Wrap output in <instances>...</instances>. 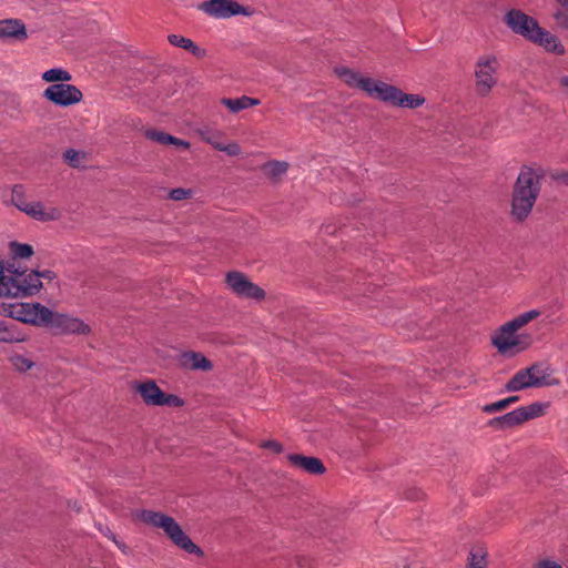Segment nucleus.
Returning <instances> with one entry per match:
<instances>
[{
  "label": "nucleus",
  "instance_id": "1",
  "mask_svg": "<svg viewBox=\"0 0 568 568\" xmlns=\"http://www.w3.org/2000/svg\"><path fill=\"white\" fill-rule=\"evenodd\" d=\"M509 326L510 323L506 322L491 337V343L498 352L504 355H515L529 348L532 343L531 335L518 334Z\"/></svg>",
  "mask_w": 568,
  "mask_h": 568
},
{
  "label": "nucleus",
  "instance_id": "2",
  "mask_svg": "<svg viewBox=\"0 0 568 568\" xmlns=\"http://www.w3.org/2000/svg\"><path fill=\"white\" fill-rule=\"evenodd\" d=\"M47 327L55 335H78L88 336L92 333L91 326L82 318L68 314L58 313L50 310Z\"/></svg>",
  "mask_w": 568,
  "mask_h": 568
},
{
  "label": "nucleus",
  "instance_id": "3",
  "mask_svg": "<svg viewBox=\"0 0 568 568\" xmlns=\"http://www.w3.org/2000/svg\"><path fill=\"white\" fill-rule=\"evenodd\" d=\"M498 68V60L495 55L479 57L475 65V90L479 97H487L496 85L495 73Z\"/></svg>",
  "mask_w": 568,
  "mask_h": 568
},
{
  "label": "nucleus",
  "instance_id": "4",
  "mask_svg": "<svg viewBox=\"0 0 568 568\" xmlns=\"http://www.w3.org/2000/svg\"><path fill=\"white\" fill-rule=\"evenodd\" d=\"M544 414V405L534 403L528 406H521L513 412L503 416L495 417L489 420V425L497 429H505L520 425L529 419L539 417Z\"/></svg>",
  "mask_w": 568,
  "mask_h": 568
},
{
  "label": "nucleus",
  "instance_id": "5",
  "mask_svg": "<svg viewBox=\"0 0 568 568\" xmlns=\"http://www.w3.org/2000/svg\"><path fill=\"white\" fill-rule=\"evenodd\" d=\"M132 389L140 395L149 406H176L178 396L165 394L152 379L135 382Z\"/></svg>",
  "mask_w": 568,
  "mask_h": 568
},
{
  "label": "nucleus",
  "instance_id": "6",
  "mask_svg": "<svg viewBox=\"0 0 568 568\" xmlns=\"http://www.w3.org/2000/svg\"><path fill=\"white\" fill-rule=\"evenodd\" d=\"M541 173L530 166H524L513 187L515 195L537 201L541 190Z\"/></svg>",
  "mask_w": 568,
  "mask_h": 568
},
{
  "label": "nucleus",
  "instance_id": "7",
  "mask_svg": "<svg viewBox=\"0 0 568 568\" xmlns=\"http://www.w3.org/2000/svg\"><path fill=\"white\" fill-rule=\"evenodd\" d=\"M504 22L514 33L521 36L529 42L535 37L536 31L540 30L538 21L520 9L508 10L504 16Z\"/></svg>",
  "mask_w": 568,
  "mask_h": 568
},
{
  "label": "nucleus",
  "instance_id": "8",
  "mask_svg": "<svg viewBox=\"0 0 568 568\" xmlns=\"http://www.w3.org/2000/svg\"><path fill=\"white\" fill-rule=\"evenodd\" d=\"M200 9L207 16L216 19L252 14V9L250 7H244L235 0H207L200 6Z\"/></svg>",
  "mask_w": 568,
  "mask_h": 568
},
{
  "label": "nucleus",
  "instance_id": "9",
  "mask_svg": "<svg viewBox=\"0 0 568 568\" xmlns=\"http://www.w3.org/2000/svg\"><path fill=\"white\" fill-rule=\"evenodd\" d=\"M50 308L36 303H18L11 305L10 316L23 322L39 326H47Z\"/></svg>",
  "mask_w": 568,
  "mask_h": 568
},
{
  "label": "nucleus",
  "instance_id": "10",
  "mask_svg": "<svg viewBox=\"0 0 568 568\" xmlns=\"http://www.w3.org/2000/svg\"><path fill=\"white\" fill-rule=\"evenodd\" d=\"M43 98L59 106H69L79 103L83 94L75 85L68 83L50 84L43 91Z\"/></svg>",
  "mask_w": 568,
  "mask_h": 568
},
{
  "label": "nucleus",
  "instance_id": "11",
  "mask_svg": "<svg viewBox=\"0 0 568 568\" xmlns=\"http://www.w3.org/2000/svg\"><path fill=\"white\" fill-rule=\"evenodd\" d=\"M133 519L152 527L162 528L165 534L178 545V524L172 517L152 510H134Z\"/></svg>",
  "mask_w": 568,
  "mask_h": 568
},
{
  "label": "nucleus",
  "instance_id": "12",
  "mask_svg": "<svg viewBox=\"0 0 568 568\" xmlns=\"http://www.w3.org/2000/svg\"><path fill=\"white\" fill-rule=\"evenodd\" d=\"M226 283L229 287L240 297L244 298H253L260 301L264 297V291L252 283L243 273L241 272H229L226 274Z\"/></svg>",
  "mask_w": 568,
  "mask_h": 568
},
{
  "label": "nucleus",
  "instance_id": "13",
  "mask_svg": "<svg viewBox=\"0 0 568 568\" xmlns=\"http://www.w3.org/2000/svg\"><path fill=\"white\" fill-rule=\"evenodd\" d=\"M365 85V92L369 97H374L383 102L395 106L399 89L395 85L385 83L383 81L374 80L371 78L369 81L363 83Z\"/></svg>",
  "mask_w": 568,
  "mask_h": 568
},
{
  "label": "nucleus",
  "instance_id": "14",
  "mask_svg": "<svg viewBox=\"0 0 568 568\" xmlns=\"http://www.w3.org/2000/svg\"><path fill=\"white\" fill-rule=\"evenodd\" d=\"M530 42L541 47L548 53L556 55H564L566 53L565 45L561 43L560 39L541 27L540 30L536 31Z\"/></svg>",
  "mask_w": 568,
  "mask_h": 568
},
{
  "label": "nucleus",
  "instance_id": "15",
  "mask_svg": "<svg viewBox=\"0 0 568 568\" xmlns=\"http://www.w3.org/2000/svg\"><path fill=\"white\" fill-rule=\"evenodd\" d=\"M24 213L40 222H53L60 220L62 216L58 207L44 204L41 201H31Z\"/></svg>",
  "mask_w": 568,
  "mask_h": 568
},
{
  "label": "nucleus",
  "instance_id": "16",
  "mask_svg": "<svg viewBox=\"0 0 568 568\" xmlns=\"http://www.w3.org/2000/svg\"><path fill=\"white\" fill-rule=\"evenodd\" d=\"M28 38L26 24L20 19L0 20V39L23 41Z\"/></svg>",
  "mask_w": 568,
  "mask_h": 568
},
{
  "label": "nucleus",
  "instance_id": "17",
  "mask_svg": "<svg viewBox=\"0 0 568 568\" xmlns=\"http://www.w3.org/2000/svg\"><path fill=\"white\" fill-rule=\"evenodd\" d=\"M287 459L293 467L302 469L312 475H321L326 470L324 464L317 457L290 454Z\"/></svg>",
  "mask_w": 568,
  "mask_h": 568
},
{
  "label": "nucleus",
  "instance_id": "18",
  "mask_svg": "<svg viewBox=\"0 0 568 568\" xmlns=\"http://www.w3.org/2000/svg\"><path fill=\"white\" fill-rule=\"evenodd\" d=\"M17 271L7 268L0 277V296L1 297H22L23 288L20 286Z\"/></svg>",
  "mask_w": 568,
  "mask_h": 568
},
{
  "label": "nucleus",
  "instance_id": "19",
  "mask_svg": "<svg viewBox=\"0 0 568 568\" xmlns=\"http://www.w3.org/2000/svg\"><path fill=\"white\" fill-rule=\"evenodd\" d=\"M180 367L209 372L213 368V364L203 354L190 351L180 353Z\"/></svg>",
  "mask_w": 568,
  "mask_h": 568
},
{
  "label": "nucleus",
  "instance_id": "20",
  "mask_svg": "<svg viewBox=\"0 0 568 568\" xmlns=\"http://www.w3.org/2000/svg\"><path fill=\"white\" fill-rule=\"evenodd\" d=\"M535 201L511 194L510 217L517 223L525 222L530 215Z\"/></svg>",
  "mask_w": 568,
  "mask_h": 568
},
{
  "label": "nucleus",
  "instance_id": "21",
  "mask_svg": "<svg viewBox=\"0 0 568 568\" xmlns=\"http://www.w3.org/2000/svg\"><path fill=\"white\" fill-rule=\"evenodd\" d=\"M62 159L69 166L83 170L90 165L92 154L84 150L69 148L62 153Z\"/></svg>",
  "mask_w": 568,
  "mask_h": 568
},
{
  "label": "nucleus",
  "instance_id": "22",
  "mask_svg": "<svg viewBox=\"0 0 568 568\" xmlns=\"http://www.w3.org/2000/svg\"><path fill=\"white\" fill-rule=\"evenodd\" d=\"M526 369L529 371V375L536 387L557 384V382L550 381L551 369L546 363H534L529 367H526Z\"/></svg>",
  "mask_w": 568,
  "mask_h": 568
},
{
  "label": "nucleus",
  "instance_id": "23",
  "mask_svg": "<svg viewBox=\"0 0 568 568\" xmlns=\"http://www.w3.org/2000/svg\"><path fill=\"white\" fill-rule=\"evenodd\" d=\"M335 73L349 88L361 89L364 92L365 85L363 83L371 80V78L362 77L358 72L347 67L336 68Z\"/></svg>",
  "mask_w": 568,
  "mask_h": 568
},
{
  "label": "nucleus",
  "instance_id": "24",
  "mask_svg": "<svg viewBox=\"0 0 568 568\" xmlns=\"http://www.w3.org/2000/svg\"><path fill=\"white\" fill-rule=\"evenodd\" d=\"M536 387L535 383L526 368L519 369L506 384L508 392H519L526 388Z\"/></svg>",
  "mask_w": 568,
  "mask_h": 568
},
{
  "label": "nucleus",
  "instance_id": "25",
  "mask_svg": "<svg viewBox=\"0 0 568 568\" xmlns=\"http://www.w3.org/2000/svg\"><path fill=\"white\" fill-rule=\"evenodd\" d=\"M20 286L23 288V295H32L42 287V283L39 280V272H18Z\"/></svg>",
  "mask_w": 568,
  "mask_h": 568
},
{
  "label": "nucleus",
  "instance_id": "26",
  "mask_svg": "<svg viewBox=\"0 0 568 568\" xmlns=\"http://www.w3.org/2000/svg\"><path fill=\"white\" fill-rule=\"evenodd\" d=\"M221 103L225 105L232 113H237L241 110L247 109L250 106L258 105L260 100L242 95L241 98L235 99L223 98Z\"/></svg>",
  "mask_w": 568,
  "mask_h": 568
},
{
  "label": "nucleus",
  "instance_id": "27",
  "mask_svg": "<svg viewBox=\"0 0 568 568\" xmlns=\"http://www.w3.org/2000/svg\"><path fill=\"white\" fill-rule=\"evenodd\" d=\"M180 549L192 556V560L200 564L205 558V554L200 546L180 529Z\"/></svg>",
  "mask_w": 568,
  "mask_h": 568
},
{
  "label": "nucleus",
  "instance_id": "28",
  "mask_svg": "<svg viewBox=\"0 0 568 568\" xmlns=\"http://www.w3.org/2000/svg\"><path fill=\"white\" fill-rule=\"evenodd\" d=\"M134 138L146 139L152 142H170V143L178 142V139H175L173 135L165 134L155 129L145 128V126H141V129H139V131Z\"/></svg>",
  "mask_w": 568,
  "mask_h": 568
},
{
  "label": "nucleus",
  "instance_id": "29",
  "mask_svg": "<svg viewBox=\"0 0 568 568\" xmlns=\"http://www.w3.org/2000/svg\"><path fill=\"white\" fill-rule=\"evenodd\" d=\"M395 106L416 109L425 103V98L419 94L405 93L399 89Z\"/></svg>",
  "mask_w": 568,
  "mask_h": 568
},
{
  "label": "nucleus",
  "instance_id": "30",
  "mask_svg": "<svg viewBox=\"0 0 568 568\" xmlns=\"http://www.w3.org/2000/svg\"><path fill=\"white\" fill-rule=\"evenodd\" d=\"M263 174L274 181L280 180L287 171V163L280 161H270L261 168Z\"/></svg>",
  "mask_w": 568,
  "mask_h": 568
},
{
  "label": "nucleus",
  "instance_id": "31",
  "mask_svg": "<svg viewBox=\"0 0 568 568\" xmlns=\"http://www.w3.org/2000/svg\"><path fill=\"white\" fill-rule=\"evenodd\" d=\"M71 79L70 72L61 68H53L42 73V80L52 84L69 82Z\"/></svg>",
  "mask_w": 568,
  "mask_h": 568
},
{
  "label": "nucleus",
  "instance_id": "32",
  "mask_svg": "<svg viewBox=\"0 0 568 568\" xmlns=\"http://www.w3.org/2000/svg\"><path fill=\"white\" fill-rule=\"evenodd\" d=\"M541 315V312L538 310H530L528 312L521 313L514 317L510 323V328H515L517 332L532 322L534 320L538 318Z\"/></svg>",
  "mask_w": 568,
  "mask_h": 568
},
{
  "label": "nucleus",
  "instance_id": "33",
  "mask_svg": "<svg viewBox=\"0 0 568 568\" xmlns=\"http://www.w3.org/2000/svg\"><path fill=\"white\" fill-rule=\"evenodd\" d=\"M11 203L24 213L30 201L27 200L24 187L21 184L13 185L11 190Z\"/></svg>",
  "mask_w": 568,
  "mask_h": 568
},
{
  "label": "nucleus",
  "instance_id": "34",
  "mask_svg": "<svg viewBox=\"0 0 568 568\" xmlns=\"http://www.w3.org/2000/svg\"><path fill=\"white\" fill-rule=\"evenodd\" d=\"M180 49H184L193 54L197 59H203L206 57V50L200 48L196 43H194L191 39L180 36Z\"/></svg>",
  "mask_w": 568,
  "mask_h": 568
},
{
  "label": "nucleus",
  "instance_id": "35",
  "mask_svg": "<svg viewBox=\"0 0 568 568\" xmlns=\"http://www.w3.org/2000/svg\"><path fill=\"white\" fill-rule=\"evenodd\" d=\"M487 552L483 548L473 549L469 554L467 568H486Z\"/></svg>",
  "mask_w": 568,
  "mask_h": 568
},
{
  "label": "nucleus",
  "instance_id": "36",
  "mask_svg": "<svg viewBox=\"0 0 568 568\" xmlns=\"http://www.w3.org/2000/svg\"><path fill=\"white\" fill-rule=\"evenodd\" d=\"M9 361H10V364L12 365V367L16 371L21 372V373L31 369L34 365L30 358H28L23 355H20V354H14V355L10 356Z\"/></svg>",
  "mask_w": 568,
  "mask_h": 568
},
{
  "label": "nucleus",
  "instance_id": "37",
  "mask_svg": "<svg viewBox=\"0 0 568 568\" xmlns=\"http://www.w3.org/2000/svg\"><path fill=\"white\" fill-rule=\"evenodd\" d=\"M11 253L14 257L28 258L33 254V248L29 244L11 243Z\"/></svg>",
  "mask_w": 568,
  "mask_h": 568
},
{
  "label": "nucleus",
  "instance_id": "38",
  "mask_svg": "<svg viewBox=\"0 0 568 568\" xmlns=\"http://www.w3.org/2000/svg\"><path fill=\"white\" fill-rule=\"evenodd\" d=\"M552 19L560 29L568 31V11L557 9L552 13Z\"/></svg>",
  "mask_w": 568,
  "mask_h": 568
},
{
  "label": "nucleus",
  "instance_id": "39",
  "mask_svg": "<svg viewBox=\"0 0 568 568\" xmlns=\"http://www.w3.org/2000/svg\"><path fill=\"white\" fill-rule=\"evenodd\" d=\"M508 408L505 399L497 400L495 403L487 404L483 407V412L487 414H494Z\"/></svg>",
  "mask_w": 568,
  "mask_h": 568
},
{
  "label": "nucleus",
  "instance_id": "40",
  "mask_svg": "<svg viewBox=\"0 0 568 568\" xmlns=\"http://www.w3.org/2000/svg\"><path fill=\"white\" fill-rule=\"evenodd\" d=\"M16 339L13 332L8 327L6 322H0V342H13Z\"/></svg>",
  "mask_w": 568,
  "mask_h": 568
},
{
  "label": "nucleus",
  "instance_id": "41",
  "mask_svg": "<svg viewBox=\"0 0 568 568\" xmlns=\"http://www.w3.org/2000/svg\"><path fill=\"white\" fill-rule=\"evenodd\" d=\"M216 148L229 155H237L240 153V144H216Z\"/></svg>",
  "mask_w": 568,
  "mask_h": 568
},
{
  "label": "nucleus",
  "instance_id": "42",
  "mask_svg": "<svg viewBox=\"0 0 568 568\" xmlns=\"http://www.w3.org/2000/svg\"><path fill=\"white\" fill-rule=\"evenodd\" d=\"M261 447L264 449H270L275 454H280L283 450V446L281 443L276 440H265L261 443Z\"/></svg>",
  "mask_w": 568,
  "mask_h": 568
},
{
  "label": "nucleus",
  "instance_id": "43",
  "mask_svg": "<svg viewBox=\"0 0 568 568\" xmlns=\"http://www.w3.org/2000/svg\"><path fill=\"white\" fill-rule=\"evenodd\" d=\"M551 178L565 185H568V171H556L551 174Z\"/></svg>",
  "mask_w": 568,
  "mask_h": 568
},
{
  "label": "nucleus",
  "instance_id": "44",
  "mask_svg": "<svg viewBox=\"0 0 568 568\" xmlns=\"http://www.w3.org/2000/svg\"><path fill=\"white\" fill-rule=\"evenodd\" d=\"M535 568H561V566L551 560H541L539 561Z\"/></svg>",
  "mask_w": 568,
  "mask_h": 568
},
{
  "label": "nucleus",
  "instance_id": "45",
  "mask_svg": "<svg viewBox=\"0 0 568 568\" xmlns=\"http://www.w3.org/2000/svg\"><path fill=\"white\" fill-rule=\"evenodd\" d=\"M192 194V191L191 190H185V189H181L180 187V210L183 207V205L181 204V202L183 200H186L191 196Z\"/></svg>",
  "mask_w": 568,
  "mask_h": 568
},
{
  "label": "nucleus",
  "instance_id": "46",
  "mask_svg": "<svg viewBox=\"0 0 568 568\" xmlns=\"http://www.w3.org/2000/svg\"><path fill=\"white\" fill-rule=\"evenodd\" d=\"M54 277V273L50 270H44L42 272H39V280L45 278V280H52Z\"/></svg>",
  "mask_w": 568,
  "mask_h": 568
},
{
  "label": "nucleus",
  "instance_id": "47",
  "mask_svg": "<svg viewBox=\"0 0 568 568\" xmlns=\"http://www.w3.org/2000/svg\"><path fill=\"white\" fill-rule=\"evenodd\" d=\"M101 531L110 539H112L119 547H121V544L116 540L115 535L109 529H101Z\"/></svg>",
  "mask_w": 568,
  "mask_h": 568
},
{
  "label": "nucleus",
  "instance_id": "48",
  "mask_svg": "<svg viewBox=\"0 0 568 568\" xmlns=\"http://www.w3.org/2000/svg\"><path fill=\"white\" fill-rule=\"evenodd\" d=\"M504 399L507 403V406L509 407L511 404L518 402L519 397L518 396H509V397L504 398Z\"/></svg>",
  "mask_w": 568,
  "mask_h": 568
},
{
  "label": "nucleus",
  "instance_id": "49",
  "mask_svg": "<svg viewBox=\"0 0 568 568\" xmlns=\"http://www.w3.org/2000/svg\"><path fill=\"white\" fill-rule=\"evenodd\" d=\"M169 41L171 44H173L174 47H178V34H171L169 36Z\"/></svg>",
  "mask_w": 568,
  "mask_h": 568
},
{
  "label": "nucleus",
  "instance_id": "50",
  "mask_svg": "<svg viewBox=\"0 0 568 568\" xmlns=\"http://www.w3.org/2000/svg\"><path fill=\"white\" fill-rule=\"evenodd\" d=\"M170 197L172 200H178V189H173L171 192H170Z\"/></svg>",
  "mask_w": 568,
  "mask_h": 568
},
{
  "label": "nucleus",
  "instance_id": "51",
  "mask_svg": "<svg viewBox=\"0 0 568 568\" xmlns=\"http://www.w3.org/2000/svg\"><path fill=\"white\" fill-rule=\"evenodd\" d=\"M562 8L568 7V0H556Z\"/></svg>",
  "mask_w": 568,
  "mask_h": 568
},
{
  "label": "nucleus",
  "instance_id": "52",
  "mask_svg": "<svg viewBox=\"0 0 568 568\" xmlns=\"http://www.w3.org/2000/svg\"><path fill=\"white\" fill-rule=\"evenodd\" d=\"M7 268L4 267L2 261H0V277L2 276V274L4 273Z\"/></svg>",
  "mask_w": 568,
  "mask_h": 568
},
{
  "label": "nucleus",
  "instance_id": "53",
  "mask_svg": "<svg viewBox=\"0 0 568 568\" xmlns=\"http://www.w3.org/2000/svg\"><path fill=\"white\" fill-rule=\"evenodd\" d=\"M190 145H191V144H189V143L180 144V148H182V146H183V148L187 149Z\"/></svg>",
  "mask_w": 568,
  "mask_h": 568
}]
</instances>
